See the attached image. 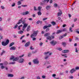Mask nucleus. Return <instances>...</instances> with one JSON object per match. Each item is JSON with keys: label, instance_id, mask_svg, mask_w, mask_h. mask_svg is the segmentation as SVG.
Masks as SVG:
<instances>
[{"label": "nucleus", "instance_id": "f257e3e1", "mask_svg": "<svg viewBox=\"0 0 79 79\" xmlns=\"http://www.w3.org/2000/svg\"><path fill=\"white\" fill-rule=\"evenodd\" d=\"M38 32H39V31H34L33 33L31 35L30 37L32 38L34 37H35V36H37Z\"/></svg>", "mask_w": 79, "mask_h": 79}, {"label": "nucleus", "instance_id": "f03ea898", "mask_svg": "<svg viewBox=\"0 0 79 79\" xmlns=\"http://www.w3.org/2000/svg\"><path fill=\"white\" fill-rule=\"evenodd\" d=\"M9 42L10 41L8 40H6V43H4V42L3 41L2 42V45L3 46H6V45H7L9 44Z\"/></svg>", "mask_w": 79, "mask_h": 79}, {"label": "nucleus", "instance_id": "7ed1b4c3", "mask_svg": "<svg viewBox=\"0 0 79 79\" xmlns=\"http://www.w3.org/2000/svg\"><path fill=\"white\" fill-rule=\"evenodd\" d=\"M28 26V24L27 23H24L23 24V26L22 27V31H24L25 29H26V27Z\"/></svg>", "mask_w": 79, "mask_h": 79}, {"label": "nucleus", "instance_id": "20e7f679", "mask_svg": "<svg viewBox=\"0 0 79 79\" xmlns=\"http://www.w3.org/2000/svg\"><path fill=\"white\" fill-rule=\"evenodd\" d=\"M51 44L52 45H56V42L54 41V40H53L52 41H51L50 42Z\"/></svg>", "mask_w": 79, "mask_h": 79}, {"label": "nucleus", "instance_id": "39448f33", "mask_svg": "<svg viewBox=\"0 0 79 79\" xmlns=\"http://www.w3.org/2000/svg\"><path fill=\"white\" fill-rule=\"evenodd\" d=\"M69 50H64L62 51V53H69Z\"/></svg>", "mask_w": 79, "mask_h": 79}, {"label": "nucleus", "instance_id": "423d86ee", "mask_svg": "<svg viewBox=\"0 0 79 79\" xmlns=\"http://www.w3.org/2000/svg\"><path fill=\"white\" fill-rule=\"evenodd\" d=\"M33 62L34 64H38L39 63V61L37 59H35L33 60Z\"/></svg>", "mask_w": 79, "mask_h": 79}, {"label": "nucleus", "instance_id": "0eeeda50", "mask_svg": "<svg viewBox=\"0 0 79 79\" xmlns=\"http://www.w3.org/2000/svg\"><path fill=\"white\" fill-rule=\"evenodd\" d=\"M76 71V70H75L74 69H72L70 70L69 72L71 73V74H73V73H74Z\"/></svg>", "mask_w": 79, "mask_h": 79}, {"label": "nucleus", "instance_id": "6e6552de", "mask_svg": "<svg viewBox=\"0 0 79 79\" xmlns=\"http://www.w3.org/2000/svg\"><path fill=\"white\" fill-rule=\"evenodd\" d=\"M24 59H20L19 60V62L20 63H23V62H24Z\"/></svg>", "mask_w": 79, "mask_h": 79}, {"label": "nucleus", "instance_id": "1a4fd4ad", "mask_svg": "<svg viewBox=\"0 0 79 79\" xmlns=\"http://www.w3.org/2000/svg\"><path fill=\"white\" fill-rule=\"evenodd\" d=\"M16 48L15 46L12 47L10 48V50H15Z\"/></svg>", "mask_w": 79, "mask_h": 79}, {"label": "nucleus", "instance_id": "9d476101", "mask_svg": "<svg viewBox=\"0 0 79 79\" xmlns=\"http://www.w3.org/2000/svg\"><path fill=\"white\" fill-rule=\"evenodd\" d=\"M28 14H29V12L28 11H27L25 12H23V15H28Z\"/></svg>", "mask_w": 79, "mask_h": 79}, {"label": "nucleus", "instance_id": "9b49d317", "mask_svg": "<svg viewBox=\"0 0 79 79\" xmlns=\"http://www.w3.org/2000/svg\"><path fill=\"white\" fill-rule=\"evenodd\" d=\"M29 45H30V42H28L25 44V47H28V46H29Z\"/></svg>", "mask_w": 79, "mask_h": 79}, {"label": "nucleus", "instance_id": "f8f14e48", "mask_svg": "<svg viewBox=\"0 0 79 79\" xmlns=\"http://www.w3.org/2000/svg\"><path fill=\"white\" fill-rule=\"evenodd\" d=\"M18 60H19V57H16L15 58H14L13 60V61H17Z\"/></svg>", "mask_w": 79, "mask_h": 79}, {"label": "nucleus", "instance_id": "ddd939ff", "mask_svg": "<svg viewBox=\"0 0 79 79\" xmlns=\"http://www.w3.org/2000/svg\"><path fill=\"white\" fill-rule=\"evenodd\" d=\"M59 11H60V12H58V16H61V15H62V12H61V10H59Z\"/></svg>", "mask_w": 79, "mask_h": 79}, {"label": "nucleus", "instance_id": "4468645a", "mask_svg": "<svg viewBox=\"0 0 79 79\" xmlns=\"http://www.w3.org/2000/svg\"><path fill=\"white\" fill-rule=\"evenodd\" d=\"M47 40H52V38L50 36H48L46 38Z\"/></svg>", "mask_w": 79, "mask_h": 79}, {"label": "nucleus", "instance_id": "2eb2a0df", "mask_svg": "<svg viewBox=\"0 0 79 79\" xmlns=\"http://www.w3.org/2000/svg\"><path fill=\"white\" fill-rule=\"evenodd\" d=\"M30 29H31V27L30 26H29L27 28V31L29 32L30 31Z\"/></svg>", "mask_w": 79, "mask_h": 79}, {"label": "nucleus", "instance_id": "dca6fc26", "mask_svg": "<svg viewBox=\"0 0 79 79\" xmlns=\"http://www.w3.org/2000/svg\"><path fill=\"white\" fill-rule=\"evenodd\" d=\"M62 56H64V58H67V54H61Z\"/></svg>", "mask_w": 79, "mask_h": 79}, {"label": "nucleus", "instance_id": "f3484780", "mask_svg": "<svg viewBox=\"0 0 79 79\" xmlns=\"http://www.w3.org/2000/svg\"><path fill=\"white\" fill-rule=\"evenodd\" d=\"M42 6H38V9L39 11H41V9H42Z\"/></svg>", "mask_w": 79, "mask_h": 79}, {"label": "nucleus", "instance_id": "a211bd4d", "mask_svg": "<svg viewBox=\"0 0 79 79\" xmlns=\"http://www.w3.org/2000/svg\"><path fill=\"white\" fill-rule=\"evenodd\" d=\"M50 33H47L44 34V37H47V36H48V35H50Z\"/></svg>", "mask_w": 79, "mask_h": 79}, {"label": "nucleus", "instance_id": "6ab92c4d", "mask_svg": "<svg viewBox=\"0 0 79 79\" xmlns=\"http://www.w3.org/2000/svg\"><path fill=\"white\" fill-rule=\"evenodd\" d=\"M62 31L61 30H58L56 33V34H60V33H61V32H62Z\"/></svg>", "mask_w": 79, "mask_h": 79}, {"label": "nucleus", "instance_id": "aec40b11", "mask_svg": "<svg viewBox=\"0 0 79 79\" xmlns=\"http://www.w3.org/2000/svg\"><path fill=\"white\" fill-rule=\"evenodd\" d=\"M51 23L52 24L53 26H55V25H56V23H55V22H54V21H52L51 22Z\"/></svg>", "mask_w": 79, "mask_h": 79}, {"label": "nucleus", "instance_id": "412c9836", "mask_svg": "<svg viewBox=\"0 0 79 79\" xmlns=\"http://www.w3.org/2000/svg\"><path fill=\"white\" fill-rule=\"evenodd\" d=\"M8 77H13V75L10 74L8 75Z\"/></svg>", "mask_w": 79, "mask_h": 79}, {"label": "nucleus", "instance_id": "4be33fe9", "mask_svg": "<svg viewBox=\"0 0 79 79\" xmlns=\"http://www.w3.org/2000/svg\"><path fill=\"white\" fill-rule=\"evenodd\" d=\"M23 31H20L18 32V34H23Z\"/></svg>", "mask_w": 79, "mask_h": 79}, {"label": "nucleus", "instance_id": "5701e85b", "mask_svg": "<svg viewBox=\"0 0 79 79\" xmlns=\"http://www.w3.org/2000/svg\"><path fill=\"white\" fill-rule=\"evenodd\" d=\"M23 18H22L20 19V20H19V22H20V23H22V21H23V20H23Z\"/></svg>", "mask_w": 79, "mask_h": 79}, {"label": "nucleus", "instance_id": "b1692460", "mask_svg": "<svg viewBox=\"0 0 79 79\" xmlns=\"http://www.w3.org/2000/svg\"><path fill=\"white\" fill-rule=\"evenodd\" d=\"M14 44V42H12V43H11L10 44V45H9V47H12V46H13V45Z\"/></svg>", "mask_w": 79, "mask_h": 79}, {"label": "nucleus", "instance_id": "393cba45", "mask_svg": "<svg viewBox=\"0 0 79 79\" xmlns=\"http://www.w3.org/2000/svg\"><path fill=\"white\" fill-rule=\"evenodd\" d=\"M51 7V6H47L46 7V9H47V10H48V9H50V8Z\"/></svg>", "mask_w": 79, "mask_h": 79}, {"label": "nucleus", "instance_id": "a878e982", "mask_svg": "<svg viewBox=\"0 0 79 79\" xmlns=\"http://www.w3.org/2000/svg\"><path fill=\"white\" fill-rule=\"evenodd\" d=\"M48 27V26L47 25H45V26H44V27H43V29H45Z\"/></svg>", "mask_w": 79, "mask_h": 79}, {"label": "nucleus", "instance_id": "bb28decb", "mask_svg": "<svg viewBox=\"0 0 79 79\" xmlns=\"http://www.w3.org/2000/svg\"><path fill=\"white\" fill-rule=\"evenodd\" d=\"M64 37V35H63L62 36H60L59 39L60 40L62 39H63V38Z\"/></svg>", "mask_w": 79, "mask_h": 79}, {"label": "nucleus", "instance_id": "cd10ccee", "mask_svg": "<svg viewBox=\"0 0 79 79\" xmlns=\"http://www.w3.org/2000/svg\"><path fill=\"white\" fill-rule=\"evenodd\" d=\"M18 4L17 5H21V2L20 1H19L17 2Z\"/></svg>", "mask_w": 79, "mask_h": 79}, {"label": "nucleus", "instance_id": "c85d7f7f", "mask_svg": "<svg viewBox=\"0 0 79 79\" xmlns=\"http://www.w3.org/2000/svg\"><path fill=\"white\" fill-rule=\"evenodd\" d=\"M38 15H39L40 16V15H42V13H41V12H40V11H39V12H38Z\"/></svg>", "mask_w": 79, "mask_h": 79}, {"label": "nucleus", "instance_id": "c756f323", "mask_svg": "<svg viewBox=\"0 0 79 79\" xmlns=\"http://www.w3.org/2000/svg\"><path fill=\"white\" fill-rule=\"evenodd\" d=\"M78 49V48H75V52H76V53H78V50H77Z\"/></svg>", "mask_w": 79, "mask_h": 79}, {"label": "nucleus", "instance_id": "7c9ffc66", "mask_svg": "<svg viewBox=\"0 0 79 79\" xmlns=\"http://www.w3.org/2000/svg\"><path fill=\"white\" fill-rule=\"evenodd\" d=\"M75 70H78L79 69V67H76L75 68Z\"/></svg>", "mask_w": 79, "mask_h": 79}, {"label": "nucleus", "instance_id": "2f4dec72", "mask_svg": "<svg viewBox=\"0 0 79 79\" xmlns=\"http://www.w3.org/2000/svg\"><path fill=\"white\" fill-rule=\"evenodd\" d=\"M62 44L64 47H65V46H66V43H62Z\"/></svg>", "mask_w": 79, "mask_h": 79}, {"label": "nucleus", "instance_id": "473e14b6", "mask_svg": "<svg viewBox=\"0 0 79 79\" xmlns=\"http://www.w3.org/2000/svg\"><path fill=\"white\" fill-rule=\"evenodd\" d=\"M42 23V22L40 21V20H38L37 21V22H36L37 24H39V23Z\"/></svg>", "mask_w": 79, "mask_h": 79}, {"label": "nucleus", "instance_id": "72a5a7b5", "mask_svg": "<svg viewBox=\"0 0 79 79\" xmlns=\"http://www.w3.org/2000/svg\"><path fill=\"white\" fill-rule=\"evenodd\" d=\"M74 38H75V40H79V38H78L76 36H74Z\"/></svg>", "mask_w": 79, "mask_h": 79}, {"label": "nucleus", "instance_id": "f704fd0d", "mask_svg": "<svg viewBox=\"0 0 79 79\" xmlns=\"http://www.w3.org/2000/svg\"><path fill=\"white\" fill-rule=\"evenodd\" d=\"M57 6H58V5H57V4H54V7H55V8H56Z\"/></svg>", "mask_w": 79, "mask_h": 79}, {"label": "nucleus", "instance_id": "c9c22d12", "mask_svg": "<svg viewBox=\"0 0 79 79\" xmlns=\"http://www.w3.org/2000/svg\"><path fill=\"white\" fill-rule=\"evenodd\" d=\"M15 58L14 56H12L10 58V60H13Z\"/></svg>", "mask_w": 79, "mask_h": 79}, {"label": "nucleus", "instance_id": "e433bc0d", "mask_svg": "<svg viewBox=\"0 0 79 79\" xmlns=\"http://www.w3.org/2000/svg\"><path fill=\"white\" fill-rule=\"evenodd\" d=\"M15 3H13V4L11 5V6L12 7H13L15 6Z\"/></svg>", "mask_w": 79, "mask_h": 79}, {"label": "nucleus", "instance_id": "4c0bfd02", "mask_svg": "<svg viewBox=\"0 0 79 79\" xmlns=\"http://www.w3.org/2000/svg\"><path fill=\"white\" fill-rule=\"evenodd\" d=\"M71 29H72V28H71V27H70L69 28V31L71 32H73V30H72Z\"/></svg>", "mask_w": 79, "mask_h": 79}, {"label": "nucleus", "instance_id": "58836bf2", "mask_svg": "<svg viewBox=\"0 0 79 79\" xmlns=\"http://www.w3.org/2000/svg\"><path fill=\"white\" fill-rule=\"evenodd\" d=\"M18 27V25L17 24L14 27V29H16Z\"/></svg>", "mask_w": 79, "mask_h": 79}, {"label": "nucleus", "instance_id": "ea45409f", "mask_svg": "<svg viewBox=\"0 0 79 79\" xmlns=\"http://www.w3.org/2000/svg\"><path fill=\"white\" fill-rule=\"evenodd\" d=\"M1 8L2 10H4L5 8L4 6H1Z\"/></svg>", "mask_w": 79, "mask_h": 79}, {"label": "nucleus", "instance_id": "a19ab883", "mask_svg": "<svg viewBox=\"0 0 79 79\" xmlns=\"http://www.w3.org/2000/svg\"><path fill=\"white\" fill-rule=\"evenodd\" d=\"M9 64H15V62H10V63H9Z\"/></svg>", "mask_w": 79, "mask_h": 79}, {"label": "nucleus", "instance_id": "79ce46f5", "mask_svg": "<svg viewBox=\"0 0 79 79\" xmlns=\"http://www.w3.org/2000/svg\"><path fill=\"white\" fill-rule=\"evenodd\" d=\"M31 39H32V40H33V41L36 40V38L35 37H33V38H32Z\"/></svg>", "mask_w": 79, "mask_h": 79}, {"label": "nucleus", "instance_id": "37998d69", "mask_svg": "<svg viewBox=\"0 0 79 79\" xmlns=\"http://www.w3.org/2000/svg\"><path fill=\"white\" fill-rule=\"evenodd\" d=\"M22 6L23 7H27V5H22Z\"/></svg>", "mask_w": 79, "mask_h": 79}, {"label": "nucleus", "instance_id": "c03bdc74", "mask_svg": "<svg viewBox=\"0 0 79 79\" xmlns=\"http://www.w3.org/2000/svg\"><path fill=\"white\" fill-rule=\"evenodd\" d=\"M49 30H50V28H48L46 30V32H48V31H49Z\"/></svg>", "mask_w": 79, "mask_h": 79}, {"label": "nucleus", "instance_id": "a18cd8bd", "mask_svg": "<svg viewBox=\"0 0 79 79\" xmlns=\"http://www.w3.org/2000/svg\"><path fill=\"white\" fill-rule=\"evenodd\" d=\"M34 9L35 11H36L37 10V8H36V7H35V6H34Z\"/></svg>", "mask_w": 79, "mask_h": 79}, {"label": "nucleus", "instance_id": "49530a36", "mask_svg": "<svg viewBox=\"0 0 79 79\" xmlns=\"http://www.w3.org/2000/svg\"><path fill=\"white\" fill-rule=\"evenodd\" d=\"M47 19H48V18H44L43 19V21H45V20H47Z\"/></svg>", "mask_w": 79, "mask_h": 79}, {"label": "nucleus", "instance_id": "de8ad7c7", "mask_svg": "<svg viewBox=\"0 0 79 79\" xmlns=\"http://www.w3.org/2000/svg\"><path fill=\"white\" fill-rule=\"evenodd\" d=\"M49 52H46L44 53V55H47V54H48V53H49Z\"/></svg>", "mask_w": 79, "mask_h": 79}, {"label": "nucleus", "instance_id": "09e8293b", "mask_svg": "<svg viewBox=\"0 0 79 79\" xmlns=\"http://www.w3.org/2000/svg\"><path fill=\"white\" fill-rule=\"evenodd\" d=\"M26 40H22V43H26Z\"/></svg>", "mask_w": 79, "mask_h": 79}, {"label": "nucleus", "instance_id": "8fccbe9b", "mask_svg": "<svg viewBox=\"0 0 79 79\" xmlns=\"http://www.w3.org/2000/svg\"><path fill=\"white\" fill-rule=\"evenodd\" d=\"M63 31H67V29L66 28H64L63 30Z\"/></svg>", "mask_w": 79, "mask_h": 79}, {"label": "nucleus", "instance_id": "3c124183", "mask_svg": "<svg viewBox=\"0 0 79 79\" xmlns=\"http://www.w3.org/2000/svg\"><path fill=\"white\" fill-rule=\"evenodd\" d=\"M24 55L23 54V55H22L21 56H19V58H22V57H23L24 56Z\"/></svg>", "mask_w": 79, "mask_h": 79}, {"label": "nucleus", "instance_id": "603ef678", "mask_svg": "<svg viewBox=\"0 0 79 79\" xmlns=\"http://www.w3.org/2000/svg\"><path fill=\"white\" fill-rule=\"evenodd\" d=\"M1 68H2V69H4L5 67H4V66H3V65H2L1 66Z\"/></svg>", "mask_w": 79, "mask_h": 79}, {"label": "nucleus", "instance_id": "864d4df0", "mask_svg": "<svg viewBox=\"0 0 79 79\" xmlns=\"http://www.w3.org/2000/svg\"><path fill=\"white\" fill-rule=\"evenodd\" d=\"M58 50L59 51H61V50H62V49H61V48H58Z\"/></svg>", "mask_w": 79, "mask_h": 79}, {"label": "nucleus", "instance_id": "5fc2aeb1", "mask_svg": "<svg viewBox=\"0 0 79 79\" xmlns=\"http://www.w3.org/2000/svg\"><path fill=\"white\" fill-rule=\"evenodd\" d=\"M22 24H24L25 23V20H23V21L22 20Z\"/></svg>", "mask_w": 79, "mask_h": 79}, {"label": "nucleus", "instance_id": "6e6d98bb", "mask_svg": "<svg viewBox=\"0 0 79 79\" xmlns=\"http://www.w3.org/2000/svg\"><path fill=\"white\" fill-rule=\"evenodd\" d=\"M48 56H47L45 57H44V59L45 60H47V59H48Z\"/></svg>", "mask_w": 79, "mask_h": 79}, {"label": "nucleus", "instance_id": "4d7b16f0", "mask_svg": "<svg viewBox=\"0 0 79 79\" xmlns=\"http://www.w3.org/2000/svg\"><path fill=\"white\" fill-rule=\"evenodd\" d=\"M52 26V25L51 24H49L48 26V27H50Z\"/></svg>", "mask_w": 79, "mask_h": 79}, {"label": "nucleus", "instance_id": "13d9d810", "mask_svg": "<svg viewBox=\"0 0 79 79\" xmlns=\"http://www.w3.org/2000/svg\"><path fill=\"white\" fill-rule=\"evenodd\" d=\"M24 37V35L22 36L20 38V40H21V39H22Z\"/></svg>", "mask_w": 79, "mask_h": 79}, {"label": "nucleus", "instance_id": "bf43d9fd", "mask_svg": "<svg viewBox=\"0 0 79 79\" xmlns=\"http://www.w3.org/2000/svg\"><path fill=\"white\" fill-rule=\"evenodd\" d=\"M36 52H37V51H35L34 52H32V53L33 54H34L35 53H36Z\"/></svg>", "mask_w": 79, "mask_h": 79}, {"label": "nucleus", "instance_id": "052dcab7", "mask_svg": "<svg viewBox=\"0 0 79 79\" xmlns=\"http://www.w3.org/2000/svg\"><path fill=\"white\" fill-rule=\"evenodd\" d=\"M50 0H44V2H47V3H48L49 2Z\"/></svg>", "mask_w": 79, "mask_h": 79}, {"label": "nucleus", "instance_id": "680f3d73", "mask_svg": "<svg viewBox=\"0 0 79 79\" xmlns=\"http://www.w3.org/2000/svg\"><path fill=\"white\" fill-rule=\"evenodd\" d=\"M52 66L50 65H49L47 67V68H51Z\"/></svg>", "mask_w": 79, "mask_h": 79}, {"label": "nucleus", "instance_id": "e2e57ef3", "mask_svg": "<svg viewBox=\"0 0 79 79\" xmlns=\"http://www.w3.org/2000/svg\"><path fill=\"white\" fill-rule=\"evenodd\" d=\"M42 44H43V43H42V42H40V46H42Z\"/></svg>", "mask_w": 79, "mask_h": 79}, {"label": "nucleus", "instance_id": "0e129e2a", "mask_svg": "<svg viewBox=\"0 0 79 79\" xmlns=\"http://www.w3.org/2000/svg\"><path fill=\"white\" fill-rule=\"evenodd\" d=\"M2 53H5V51L2 50Z\"/></svg>", "mask_w": 79, "mask_h": 79}, {"label": "nucleus", "instance_id": "69168bd1", "mask_svg": "<svg viewBox=\"0 0 79 79\" xmlns=\"http://www.w3.org/2000/svg\"><path fill=\"white\" fill-rule=\"evenodd\" d=\"M25 77H21L20 79H24V78Z\"/></svg>", "mask_w": 79, "mask_h": 79}, {"label": "nucleus", "instance_id": "338daca9", "mask_svg": "<svg viewBox=\"0 0 79 79\" xmlns=\"http://www.w3.org/2000/svg\"><path fill=\"white\" fill-rule=\"evenodd\" d=\"M36 79H40V77L38 76V77H37Z\"/></svg>", "mask_w": 79, "mask_h": 79}, {"label": "nucleus", "instance_id": "774afa93", "mask_svg": "<svg viewBox=\"0 0 79 79\" xmlns=\"http://www.w3.org/2000/svg\"><path fill=\"white\" fill-rule=\"evenodd\" d=\"M0 37H1V39H3V36H0Z\"/></svg>", "mask_w": 79, "mask_h": 79}]
</instances>
